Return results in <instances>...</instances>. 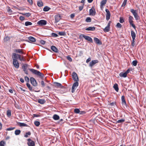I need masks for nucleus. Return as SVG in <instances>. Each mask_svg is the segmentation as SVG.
Listing matches in <instances>:
<instances>
[{
  "label": "nucleus",
  "mask_w": 146,
  "mask_h": 146,
  "mask_svg": "<svg viewBox=\"0 0 146 146\" xmlns=\"http://www.w3.org/2000/svg\"><path fill=\"white\" fill-rule=\"evenodd\" d=\"M52 36L54 37H57L58 36V35L56 33H52L51 34Z\"/></svg>",
  "instance_id": "nucleus-56"
},
{
  "label": "nucleus",
  "mask_w": 146,
  "mask_h": 146,
  "mask_svg": "<svg viewBox=\"0 0 146 146\" xmlns=\"http://www.w3.org/2000/svg\"><path fill=\"white\" fill-rule=\"evenodd\" d=\"M107 2L106 0H103L100 3L101 6H102L105 5L106 3Z\"/></svg>",
  "instance_id": "nucleus-31"
},
{
  "label": "nucleus",
  "mask_w": 146,
  "mask_h": 146,
  "mask_svg": "<svg viewBox=\"0 0 146 146\" xmlns=\"http://www.w3.org/2000/svg\"><path fill=\"white\" fill-rule=\"evenodd\" d=\"M7 114L8 117H10L11 115V111L10 110H7Z\"/></svg>",
  "instance_id": "nucleus-35"
},
{
  "label": "nucleus",
  "mask_w": 146,
  "mask_h": 146,
  "mask_svg": "<svg viewBox=\"0 0 146 146\" xmlns=\"http://www.w3.org/2000/svg\"><path fill=\"white\" fill-rule=\"evenodd\" d=\"M127 1V0H124L121 6L124 7L126 4Z\"/></svg>",
  "instance_id": "nucleus-47"
},
{
  "label": "nucleus",
  "mask_w": 146,
  "mask_h": 146,
  "mask_svg": "<svg viewBox=\"0 0 146 146\" xmlns=\"http://www.w3.org/2000/svg\"><path fill=\"white\" fill-rule=\"evenodd\" d=\"M137 60H134L132 62V64L134 66L137 65Z\"/></svg>",
  "instance_id": "nucleus-46"
},
{
  "label": "nucleus",
  "mask_w": 146,
  "mask_h": 146,
  "mask_svg": "<svg viewBox=\"0 0 146 146\" xmlns=\"http://www.w3.org/2000/svg\"><path fill=\"white\" fill-rule=\"evenodd\" d=\"M133 18L131 16H129V22H133Z\"/></svg>",
  "instance_id": "nucleus-40"
},
{
  "label": "nucleus",
  "mask_w": 146,
  "mask_h": 146,
  "mask_svg": "<svg viewBox=\"0 0 146 146\" xmlns=\"http://www.w3.org/2000/svg\"><path fill=\"white\" fill-rule=\"evenodd\" d=\"M31 135V133L29 131L28 132L26 133L24 135V137H28V135Z\"/></svg>",
  "instance_id": "nucleus-38"
},
{
  "label": "nucleus",
  "mask_w": 146,
  "mask_h": 146,
  "mask_svg": "<svg viewBox=\"0 0 146 146\" xmlns=\"http://www.w3.org/2000/svg\"><path fill=\"white\" fill-rule=\"evenodd\" d=\"M95 29V27H89L86 29V30L87 31H94Z\"/></svg>",
  "instance_id": "nucleus-22"
},
{
  "label": "nucleus",
  "mask_w": 146,
  "mask_h": 146,
  "mask_svg": "<svg viewBox=\"0 0 146 146\" xmlns=\"http://www.w3.org/2000/svg\"><path fill=\"white\" fill-rule=\"evenodd\" d=\"M121 100L122 101V104L126 107V103L125 99V96H122L121 97Z\"/></svg>",
  "instance_id": "nucleus-14"
},
{
  "label": "nucleus",
  "mask_w": 146,
  "mask_h": 146,
  "mask_svg": "<svg viewBox=\"0 0 146 146\" xmlns=\"http://www.w3.org/2000/svg\"><path fill=\"white\" fill-rule=\"evenodd\" d=\"M23 15L26 16L27 17H29L31 15V14L30 13H25L23 14Z\"/></svg>",
  "instance_id": "nucleus-45"
},
{
  "label": "nucleus",
  "mask_w": 146,
  "mask_h": 146,
  "mask_svg": "<svg viewBox=\"0 0 146 146\" xmlns=\"http://www.w3.org/2000/svg\"><path fill=\"white\" fill-rule=\"evenodd\" d=\"M61 19V16L59 15H55L54 16V23H56L59 22Z\"/></svg>",
  "instance_id": "nucleus-8"
},
{
  "label": "nucleus",
  "mask_w": 146,
  "mask_h": 146,
  "mask_svg": "<svg viewBox=\"0 0 146 146\" xmlns=\"http://www.w3.org/2000/svg\"><path fill=\"white\" fill-rule=\"evenodd\" d=\"M18 124L20 126H26L28 127V125L24 123H21L20 122H18Z\"/></svg>",
  "instance_id": "nucleus-28"
},
{
  "label": "nucleus",
  "mask_w": 146,
  "mask_h": 146,
  "mask_svg": "<svg viewBox=\"0 0 146 146\" xmlns=\"http://www.w3.org/2000/svg\"><path fill=\"white\" fill-rule=\"evenodd\" d=\"M30 81L32 84L34 86H36L37 83L35 79L33 77H31L30 79Z\"/></svg>",
  "instance_id": "nucleus-6"
},
{
  "label": "nucleus",
  "mask_w": 146,
  "mask_h": 146,
  "mask_svg": "<svg viewBox=\"0 0 146 146\" xmlns=\"http://www.w3.org/2000/svg\"><path fill=\"white\" fill-rule=\"evenodd\" d=\"M37 5L39 7L42 6H43L42 2L41 1H38L37 2Z\"/></svg>",
  "instance_id": "nucleus-34"
},
{
  "label": "nucleus",
  "mask_w": 146,
  "mask_h": 146,
  "mask_svg": "<svg viewBox=\"0 0 146 146\" xmlns=\"http://www.w3.org/2000/svg\"><path fill=\"white\" fill-rule=\"evenodd\" d=\"M38 102L42 104H44L46 102V101L44 99H39L38 100Z\"/></svg>",
  "instance_id": "nucleus-20"
},
{
  "label": "nucleus",
  "mask_w": 146,
  "mask_h": 146,
  "mask_svg": "<svg viewBox=\"0 0 146 146\" xmlns=\"http://www.w3.org/2000/svg\"><path fill=\"white\" fill-rule=\"evenodd\" d=\"M136 11V10H134L133 9H131L130 10L131 12L132 13L135 20H138L140 19V17L138 15Z\"/></svg>",
  "instance_id": "nucleus-3"
},
{
  "label": "nucleus",
  "mask_w": 146,
  "mask_h": 146,
  "mask_svg": "<svg viewBox=\"0 0 146 146\" xmlns=\"http://www.w3.org/2000/svg\"><path fill=\"white\" fill-rule=\"evenodd\" d=\"M13 64L16 68H19V64L17 60H13Z\"/></svg>",
  "instance_id": "nucleus-10"
},
{
  "label": "nucleus",
  "mask_w": 146,
  "mask_h": 146,
  "mask_svg": "<svg viewBox=\"0 0 146 146\" xmlns=\"http://www.w3.org/2000/svg\"><path fill=\"white\" fill-rule=\"evenodd\" d=\"M58 34L61 36L64 35H65V33L64 32H59Z\"/></svg>",
  "instance_id": "nucleus-48"
},
{
  "label": "nucleus",
  "mask_w": 146,
  "mask_h": 146,
  "mask_svg": "<svg viewBox=\"0 0 146 146\" xmlns=\"http://www.w3.org/2000/svg\"><path fill=\"white\" fill-rule=\"evenodd\" d=\"M110 26L109 25H107V26L103 29V31L105 32H108L110 31Z\"/></svg>",
  "instance_id": "nucleus-23"
},
{
  "label": "nucleus",
  "mask_w": 146,
  "mask_h": 146,
  "mask_svg": "<svg viewBox=\"0 0 146 146\" xmlns=\"http://www.w3.org/2000/svg\"><path fill=\"white\" fill-rule=\"evenodd\" d=\"M119 76L120 77L125 78L127 77V75L125 72H121L119 74Z\"/></svg>",
  "instance_id": "nucleus-21"
},
{
  "label": "nucleus",
  "mask_w": 146,
  "mask_h": 146,
  "mask_svg": "<svg viewBox=\"0 0 146 146\" xmlns=\"http://www.w3.org/2000/svg\"><path fill=\"white\" fill-rule=\"evenodd\" d=\"M34 124L36 126H38L40 124L39 122L38 121H35L34 122Z\"/></svg>",
  "instance_id": "nucleus-42"
},
{
  "label": "nucleus",
  "mask_w": 146,
  "mask_h": 146,
  "mask_svg": "<svg viewBox=\"0 0 146 146\" xmlns=\"http://www.w3.org/2000/svg\"><path fill=\"white\" fill-rule=\"evenodd\" d=\"M27 1L31 5H32L33 4L32 0H27Z\"/></svg>",
  "instance_id": "nucleus-59"
},
{
  "label": "nucleus",
  "mask_w": 146,
  "mask_h": 146,
  "mask_svg": "<svg viewBox=\"0 0 146 146\" xmlns=\"http://www.w3.org/2000/svg\"><path fill=\"white\" fill-rule=\"evenodd\" d=\"M51 49L53 51L55 52H58V50L54 46H51Z\"/></svg>",
  "instance_id": "nucleus-17"
},
{
  "label": "nucleus",
  "mask_w": 146,
  "mask_h": 146,
  "mask_svg": "<svg viewBox=\"0 0 146 146\" xmlns=\"http://www.w3.org/2000/svg\"><path fill=\"white\" fill-rule=\"evenodd\" d=\"M10 40V38L8 36H6L4 38V42H6Z\"/></svg>",
  "instance_id": "nucleus-37"
},
{
  "label": "nucleus",
  "mask_w": 146,
  "mask_h": 146,
  "mask_svg": "<svg viewBox=\"0 0 146 146\" xmlns=\"http://www.w3.org/2000/svg\"><path fill=\"white\" fill-rule=\"evenodd\" d=\"M135 38L132 39V42L131 43V45L133 46H134V45H135Z\"/></svg>",
  "instance_id": "nucleus-50"
},
{
  "label": "nucleus",
  "mask_w": 146,
  "mask_h": 146,
  "mask_svg": "<svg viewBox=\"0 0 146 146\" xmlns=\"http://www.w3.org/2000/svg\"><path fill=\"white\" fill-rule=\"evenodd\" d=\"M98 61L97 60H93L90 63L89 66L90 67H92L95 64L98 63Z\"/></svg>",
  "instance_id": "nucleus-12"
},
{
  "label": "nucleus",
  "mask_w": 146,
  "mask_h": 146,
  "mask_svg": "<svg viewBox=\"0 0 146 146\" xmlns=\"http://www.w3.org/2000/svg\"><path fill=\"white\" fill-rule=\"evenodd\" d=\"M86 112L84 111H80V112L79 113L80 114H85Z\"/></svg>",
  "instance_id": "nucleus-61"
},
{
  "label": "nucleus",
  "mask_w": 146,
  "mask_h": 146,
  "mask_svg": "<svg viewBox=\"0 0 146 146\" xmlns=\"http://www.w3.org/2000/svg\"><path fill=\"white\" fill-rule=\"evenodd\" d=\"M90 14V15L94 16L96 14V12L95 10H94L92 9H90L89 11Z\"/></svg>",
  "instance_id": "nucleus-16"
},
{
  "label": "nucleus",
  "mask_w": 146,
  "mask_h": 146,
  "mask_svg": "<svg viewBox=\"0 0 146 146\" xmlns=\"http://www.w3.org/2000/svg\"><path fill=\"white\" fill-rule=\"evenodd\" d=\"M131 34L132 39L135 38L136 37V34L133 31H131Z\"/></svg>",
  "instance_id": "nucleus-29"
},
{
  "label": "nucleus",
  "mask_w": 146,
  "mask_h": 146,
  "mask_svg": "<svg viewBox=\"0 0 146 146\" xmlns=\"http://www.w3.org/2000/svg\"><path fill=\"white\" fill-rule=\"evenodd\" d=\"M19 19L21 21H23L25 19V18L23 16H20L19 17Z\"/></svg>",
  "instance_id": "nucleus-64"
},
{
  "label": "nucleus",
  "mask_w": 146,
  "mask_h": 146,
  "mask_svg": "<svg viewBox=\"0 0 146 146\" xmlns=\"http://www.w3.org/2000/svg\"><path fill=\"white\" fill-rule=\"evenodd\" d=\"M91 21V19L90 17H87L86 19V21L87 22H90Z\"/></svg>",
  "instance_id": "nucleus-44"
},
{
  "label": "nucleus",
  "mask_w": 146,
  "mask_h": 146,
  "mask_svg": "<svg viewBox=\"0 0 146 146\" xmlns=\"http://www.w3.org/2000/svg\"><path fill=\"white\" fill-rule=\"evenodd\" d=\"M50 9V8L48 7L45 6L43 9V11H47L49 10Z\"/></svg>",
  "instance_id": "nucleus-36"
},
{
  "label": "nucleus",
  "mask_w": 146,
  "mask_h": 146,
  "mask_svg": "<svg viewBox=\"0 0 146 146\" xmlns=\"http://www.w3.org/2000/svg\"><path fill=\"white\" fill-rule=\"evenodd\" d=\"M116 26L117 27L120 28L122 27L121 25L119 23H117Z\"/></svg>",
  "instance_id": "nucleus-51"
},
{
  "label": "nucleus",
  "mask_w": 146,
  "mask_h": 146,
  "mask_svg": "<svg viewBox=\"0 0 146 146\" xmlns=\"http://www.w3.org/2000/svg\"><path fill=\"white\" fill-rule=\"evenodd\" d=\"M22 49H16L14 50V51L16 53H19V54H23L24 52L22 51Z\"/></svg>",
  "instance_id": "nucleus-19"
},
{
  "label": "nucleus",
  "mask_w": 146,
  "mask_h": 146,
  "mask_svg": "<svg viewBox=\"0 0 146 146\" xmlns=\"http://www.w3.org/2000/svg\"><path fill=\"white\" fill-rule=\"evenodd\" d=\"M113 87L116 91L118 92L119 88L118 85L117 84H115L114 85Z\"/></svg>",
  "instance_id": "nucleus-27"
},
{
  "label": "nucleus",
  "mask_w": 146,
  "mask_h": 146,
  "mask_svg": "<svg viewBox=\"0 0 146 146\" xmlns=\"http://www.w3.org/2000/svg\"><path fill=\"white\" fill-rule=\"evenodd\" d=\"M25 25L26 26H28L29 25H32V23L31 22L27 21L25 23Z\"/></svg>",
  "instance_id": "nucleus-39"
},
{
  "label": "nucleus",
  "mask_w": 146,
  "mask_h": 146,
  "mask_svg": "<svg viewBox=\"0 0 146 146\" xmlns=\"http://www.w3.org/2000/svg\"><path fill=\"white\" fill-rule=\"evenodd\" d=\"M18 54H16L15 53H13V54L12 57L13 60H17L18 59Z\"/></svg>",
  "instance_id": "nucleus-18"
},
{
  "label": "nucleus",
  "mask_w": 146,
  "mask_h": 146,
  "mask_svg": "<svg viewBox=\"0 0 146 146\" xmlns=\"http://www.w3.org/2000/svg\"><path fill=\"white\" fill-rule=\"evenodd\" d=\"M28 66L29 65L27 64H23L22 66V68L23 69V70H27Z\"/></svg>",
  "instance_id": "nucleus-26"
},
{
  "label": "nucleus",
  "mask_w": 146,
  "mask_h": 146,
  "mask_svg": "<svg viewBox=\"0 0 146 146\" xmlns=\"http://www.w3.org/2000/svg\"><path fill=\"white\" fill-rule=\"evenodd\" d=\"M79 37L81 39H82L83 37H84L86 40L89 41L92 43L93 42V40L92 38L88 36H86L83 34H81L80 35Z\"/></svg>",
  "instance_id": "nucleus-2"
},
{
  "label": "nucleus",
  "mask_w": 146,
  "mask_h": 146,
  "mask_svg": "<svg viewBox=\"0 0 146 146\" xmlns=\"http://www.w3.org/2000/svg\"><path fill=\"white\" fill-rule=\"evenodd\" d=\"M25 81H26L27 82H29V78L28 77H27V76H25Z\"/></svg>",
  "instance_id": "nucleus-49"
},
{
  "label": "nucleus",
  "mask_w": 146,
  "mask_h": 146,
  "mask_svg": "<svg viewBox=\"0 0 146 146\" xmlns=\"http://www.w3.org/2000/svg\"><path fill=\"white\" fill-rule=\"evenodd\" d=\"M67 59L69 60L70 62H72V59L69 56H66Z\"/></svg>",
  "instance_id": "nucleus-52"
},
{
  "label": "nucleus",
  "mask_w": 146,
  "mask_h": 146,
  "mask_svg": "<svg viewBox=\"0 0 146 146\" xmlns=\"http://www.w3.org/2000/svg\"><path fill=\"white\" fill-rule=\"evenodd\" d=\"M40 43L43 45L45 44L46 42L44 40H40Z\"/></svg>",
  "instance_id": "nucleus-53"
},
{
  "label": "nucleus",
  "mask_w": 146,
  "mask_h": 146,
  "mask_svg": "<svg viewBox=\"0 0 146 146\" xmlns=\"http://www.w3.org/2000/svg\"><path fill=\"white\" fill-rule=\"evenodd\" d=\"M18 57L19 58V59L21 61H24V60H23V57H21V56L20 54H18Z\"/></svg>",
  "instance_id": "nucleus-43"
},
{
  "label": "nucleus",
  "mask_w": 146,
  "mask_h": 146,
  "mask_svg": "<svg viewBox=\"0 0 146 146\" xmlns=\"http://www.w3.org/2000/svg\"><path fill=\"white\" fill-rule=\"evenodd\" d=\"M125 121V120L124 119H121L119 120L116 121V123H122L124 122Z\"/></svg>",
  "instance_id": "nucleus-32"
},
{
  "label": "nucleus",
  "mask_w": 146,
  "mask_h": 146,
  "mask_svg": "<svg viewBox=\"0 0 146 146\" xmlns=\"http://www.w3.org/2000/svg\"><path fill=\"white\" fill-rule=\"evenodd\" d=\"M15 128V127H10L7 129L6 130L7 131H10L13 130Z\"/></svg>",
  "instance_id": "nucleus-54"
},
{
  "label": "nucleus",
  "mask_w": 146,
  "mask_h": 146,
  "mask_svg": "<svg viewBox=\"0 0 146 146\" xmlns=\"http://www.w3.org/2000/svg\"><path fill=\"white\" fill-rule=\"evenodd\" d=\"M29 40L31 42H35L36 41L35 39L32 36H30L28 37Z\"/></svg>",
  "instance_id": "nucleus-24"
},
{
  "label": "nucleus",
  "mask_w": 146,
  "mask_h": 146,
  "mask_svg": "<svg viewBox=\"0 0 146 146\" xmlns=\"http://www.w3.org/2000/svg\"><path fill=\"white\" fill-rule=\"evenodd\" d=\"M29 70L33 73L40 77L42 79L43 78L44 76V75L43 73L40 72L37 70H35L34 69L31 68L29 69Z\"/></svg>",
  "instance_id": "nucleus-1"
},
{
  "label": "nucleus",
  "mask_w": 146,
  "mask_h": 146,
  "mask_svg": "<svg viewBox=\"0 0 146 146\" xmlns=\"http://www.w3.org/2000/svg\"><path fill=\"white\" fill-rule=\"evenodd\" d=\"M5 143L3 141H1L0 142V146H4Z\"/></svg>",
  "instance_id": "nucleus-57"
},
{
  "label": "nucleus",
  "mask_w": 146,
  "mask_h": 146,
  "mask_svg": "<svg viewBox=\"0 0 146 146\" xmlns=\"http://www.w3.org/2000/svg\"><path fill=\"white\" fill-rule=\"evenodd\" d=\"M27 140L28 141L27 144L29 146H35V143L34 141L30 139H28Z\"/></svg>",
  "instance_id": "nucleus-9"
},
{
  "label": "nucleus",
  "mask_w": 146,
  "mask_h": 146,
  "mask_svg": "<svg viewBox=\"0 0 146 146\" xmlns=\"http://www.w3.org/2000/svg\"><path fill=\"white\" fill-rule=\"evenodd\" d=\"M7 11L8 12H10L11 13L12 12V10L9 7H8Z\"/></svg>",
  "instance_id": "nucleus-60"
},
{
  "label": "nucleus",
  "mask_w": 146,
  "mask_h": 146,
  "mask_svg": "<svg viewBox=\"0 0 146 146\" xmlns=\"http://www.w3.org/2000/svg\"><path fill=\"white\" fill-rule=\"evenodd\" d=\"M84 5V4H83L82 6H80L79 7V10L80 11H81L82 10L83 8Z\"/></svg>",
  "instance_id": "nucleus-58"
},
{
  "label": "nucleus",
  "mask_w": 146,
  "mask_h": 146,
  "mask_svg": "<svg viewBox=\"0 0 146 146\" xmlns=\"http://www.w3.org/2000/svg\"><path fill=\"white\" fill-rule=\"evenodd\" d=\"M72 78L76 82L78 81V78L77 74L75 72H73L72 74Z\"/></svg>",
  "instance_id": "nucleus-5"
},
{
  "label": "nucleus",
  "mask_w": 146,
  "mask_h": 146,
  "mask_svg": "<svg viewBox=\"0 0 146 146\" xmlns=\"http://www.w3.org/2000/svg\"><path fill=\"white\" fill-rule=\"evenodd\" d=\"M119 22L120 23H122L124 22V21L123 19L120 18V19Z\"/></svg>",
  "instance_id": "nucleus-63"
},
{
  "label": "nucleus",
  "mask_w": 146,
  "mask_h": 146,
  "mask_svg": "<svg viewBox=\"0 0 146 146\" xmlns=\"http://www.w3.org/2000/svg\"><path fill=\"white\" fill-rule=\"evenodd\" d=\"M21 131L20 130H16L15 132V133L16 135H19L21 133Z\"/></svg>",
  "instance_id": "nucleus-33"
},
{
  "label": "nucleus",
  "mask_w": 146,
  "mask_h": 146,
  "mask_svg": "<svg viewBox=\"0 0 146 146\" xmlns=\"http://www.w3.org/2000/svg\"><path fill=\"white\" fill-rule=\"evenodd\" d=\"M26 85L30 91H33L34 90L33 89L32 87L31 86L30 84L29 83H27L26 84Z\"/></svg>",
  "instance_id": "nucleus-25"
},
{
  "label": "nucleus",
  "mask_w": 146,
  "mask_h": 146,
  "mask_svg": "<svg viewBox=\"0 0 146 146\" xmlns=\"http://www.w3.org/2000/svg\"><path fill=\"white\" fill-rule=\"evenodd\" d=\"M132 69H131L129 68L125 72L126 74H128L130 71H132Z\"/></svg>",
  "instance_id": "nucleus-55"
},
{
  "label": "nucleus",
  "mask_w": 146,
  "mask_h": 146,
  "mask_svg": "<svg viewBox=\"0 0 146 146\" xmlns=\"http://www.w3.org/2000/svg\"><path fill=\"white\" fill-rule=\"evenodd\" d=\"M78 86V82H74L72 86V92L73 93L74 92L75 89Z\"/></svg>",
  "instance_id": "nucleus-4"
},
{
  "label": "nucleus",
  "mask_w": 146,
  "mask_h": 146,
  "mask_svg": "<svg viewBox=\"0 0 146 146\" xmlns=\"http://www.w3.org/2000/svg\"><path fill=\"white\" fill-rule=\"evenodd\" d=\"M106 19L107 21H108L110 19V13L109 10L108 9H106Z\"/></svg>",
  "instance_id": "nucleus-11"
},
{
  "label": "nucleus",
  "mask_w": 146,
  "mask_h": 146,
  "mask_svg": "<svg viewBox=\"0 0 146 146\" xmlns=\"http://www.w3.org/2000/svg\"><path fill=\"white\" fill-rule=\"evenodd\" d=\"M53 118L55 120H57L59 119V116L56 114H54L53 115Z\"/></svg>",
  "instance_id": "nucleus-30"
},
{
  "label": "nucleus",
  "mask_w": 146,
  "mask_h": 146,
  "mask_svg": "<svg viewBox=\"0 0 146 146\" xmlns=\"http://www.w3.org/2000/svg\"><path fill=\"white\" fill-rule=\"evenodd\" d=\"M94 40L95 42L99 45H101L102 44V42L97 38L94 37Z\"/></svg>",
  "instance_id": "nucleus-13"
},
{
  "label": "nucleus",
  "mask_w": 146,
  "mask_h": 146,
  "mask_svg": "<svg viewBox=\"0 0 146 146\" xmlns=\"http://www.w3.org/2000/svg\"><path fill=\"white\" fill-rule=\"evenodd\" d=\"M54 84L55 85V86L56 87L62 88H63V86H62L61 84L60 83L57 82H54Z\"/></svg>",
  "instance_id": "nucleus-15"
},
{
  "label": "nucleus",
  "mask_w": 146,
  "mask_h": 146,
  "mask_svg": "<svg viewBox=\"0 0 146 146\" xmlns=\"http://www.w3.org/2000/svg\"><path fill=\"white\" fill-rule=\"evenodd\" d=\"M74 112L76 113H79L80 112V110L76 108L74 110Z\"/></svg>",
  "instance_id": "nucleus-41"
},
{
  "label": "nucleus",
  "mask_w": 146,
  "mask_h": 146,
  "mask_svg": "<svg viewBox=\"0 0 146 146\" xmlns=\"http://www.w3.org/2000/svg\"><path fill=\"white\" fill-rule=\"evenodd\" d=\"M46 23L47 22L46 21L43 20L39 21L37 23V24L41 26H42L46 25Z\"/></svg>",
  "instance_id": "nucleus-7"
},
{
  "label": "nucleus",
  "mask_w": 146,
  "mask_h": 146,
  "mask_svg": "<svg viewBox=\"0 0 146 146\" xmlns=\"http://www.w3.org/2000/svg\"><path fill=\"white\" fill-rule=\"evenodd\" d=\"M41 84L42 87H44L45 86L44 82L43 80L41 81Z\"/></svg>",
  "instance_id": "nucleus-62"
}]
</instances>
